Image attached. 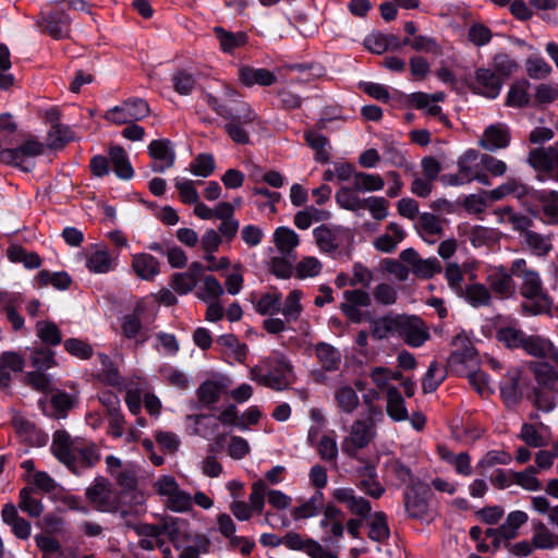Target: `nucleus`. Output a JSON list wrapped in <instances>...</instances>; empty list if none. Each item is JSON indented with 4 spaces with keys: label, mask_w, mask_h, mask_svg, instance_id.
Returning a JSON list of instances; mask_svg holds the SVG:
<instances>
[{
    "label": "nucleus",
    "mask_w": 558,
    "mask_h": 558,
    "mask_svg": "<svg viewBox=\"0 0 558 558\" xmlns=\"http://www.w3.org/2000/svg\"><path fill=\"white\" fill-rule=\"evenodd\" d=\"M204 99L217 114L228 120L225 130L232 141L238 144H247L250 137L246 128L260 122L259 116L252 107L235 92L229 93V98L225 101H220L211 94H206Z\"/></svg>",
    "instance_id": "1"
},
{
    "label": "nucleus",
    "mask_w": 558,
    "mask_h": 558,
    "mask_svg": "<svg viewBox=\"0 0 558 558\" xmlns=\"http://www.w3.org/2000/svg\"><path fill=\"white\" fill-rule=\"evenodd\" d=\"M50 449L53 456L74 473L82 468H90L100 460V453L95 445L82 438H71L64 430L53 434Z\"/></svg>",
    "instance_id": "2"
},
{
    "label": "nucleus",
    "mask_w": 558,
    "mask_h": 558,
    "mask_svg": "<svg viewBox=\"0 0 558 558\" xmlns=\"http://www.w3.org/2000/svg\"><path fill=\"white\" fill-rule=\"evenodd\" d=\"M511 275L522 280L521 294L526 299L521 305L526 315H539L549 311L551 302L545 294L538 271L527 266L523 258H517L510 267Z\"/></svg>",
    "instance_id": "3"
},
{
    "label": "nucleus",
    "mask_w": 558,
    "mask_h": 558,
    "mask_svg": "<svg viewBox=\"0 0 558 558\" xmlns=\"http://www.w3.org/2000/svg\"><path fill=\"white\" fill-rule=\"evenodd\" d=\"M257 384L274 390L287 389L295 379L291 362L281 353L274 352L250 371Z\"/></svg>",
    "instance_id": "4"
},
{
    "label": "nucleus",
    "mask_w": 558,
    "mask_h": 558,
    "mask_svg": "<svg viewBox=\"0 0 558 558\" xmlns=\"http://www.w3.org/2000/svg\"><path fill=\"white\" fill-rule=\"evenodd\" d=\"M153 488L160 497L163 506L173 512H185L193 506L192 496L181 489L172 475L158 477L153 484Z\"/></svg>",
    "instance_id": "5"
},
{
    "label": "nucleus",
    "mask_w": 558,
    "mask_h": 558,
    "mask_svg": "<svg viewBox=\"0 0 558 558\" xmlns=\"http://www.w3.org/2000/svg\"><path fill=\"white\" fill-rule=\"evenodd\" d=\"M478 158L480 154L475 149H468L458 158V172L442 175L441 182L449 186L464 185L474 180L487 183L486 177L480 172Z\"/></svg>",
    "instance_id": "6"
},
{
    "label": "nucleus",
    "mask_w": 558,
    "mask_h": 558,
    "mask_svg": "<svg viewBox=\"0 0 558 558\" xmlns=\"http://www.w3.org/2000/svg\"><path fill=\"white\" fill-rule=\"evenodd\" d=\"M44 149V144L36 137L29 135L19 147L0 150V161L9 166L21 168L24 171H29L33 167L29 159L41 155Z\"/></svg>",
    "instance_id": "7"
},
{
    "label": "nucleus",
    "mask_w": 558,
    "mask_h": 558,
    "mask_svg": "<svg viewBox=\"0 0 558 558\" xmlns=\"http://www.w3.org/2000/svg\"><path fill=\"white\" fill-rule=\"evenodd\" d=\"M148 310V299L144 298L135 302L132 313L126 314L120 319V327L123 337L134 339L136 344L145 343L150 335L149 330L144 328L142 318Z\"/></svg>",
    "instance_id": "8"
},
{
    "label": "nucleus",
    "mask_w": 558,
    "mask_h": 558,
    "mask_svg": "<svg viewBox=\"0 0 558 558\" xmlns=\"http://www.w3.org/2000/svg\"><path fill=\"white\" fill-rule=\"evenodd\" d=\"M85 495L96 510L112 512L119 507L118 493L105 477L95 478L87 487Z\"/></svg>",
    "instance_id": "9"
},
{
    "label": "nucleus",
    "mask_w": 558,
    "mask_h": 558,
    "mask_svg": "<svg viewBox=\"0 0 558 558\" xmlns=\"http://www.w3.org/2000/svg\"><path fill=\"white\" fill-rule=\"evenodd\" d=\"M149 112V106L144 99L133 98L109 109L105 119L114 124H129L145 119Z\"/></svg>",
    "instance_id": "10"
},
{
    "label": "nucleus",
    "mask_w": 558,
    "mask_h": 558,
    "mask_svg": "<svg viewBox=\"0 0 558 558\" xmlns=\"http://www.w3.org/2000/svg\"><path fill=\"white\" fill-rule=\"evenodd\" d=\"M470 90L487 99H496L502 89L504 80L492 69L480 66L475 69L468 82Z\"/></svg>",
    "instance_id": "11"
},
{
    "label": "nucleus",
    "mask_w": 558,
    "mask_h": 558,
    "mask_svg": "<svg viewBox=\"0 0 558 558\" xmlns=\"http://www.w3.org/2000/svg\"><path fill=\"white\" fill-rule=\"evenodd\" d=\"M375 435L374 425L371 421L357 420L352 426L349 436L342 441L343 453L355 457L360 449L368 446Z\"/></svg>",
    "instance_id": "12"
},
{
    "label": "nucleus",
    "mask_w": 558,
    "mask_h": 558,
    "mask_svg": "<svg viewBox=\"0 0 558 558\" xmlns=\"http://www.w3.org/2000/svg\"><path fill=\"white\" fill-rule=\"evenodd\" d=\"M399 338L412 348H420L429 339V330L420 317L401 315Z\"/></svg>",
    "instance_id": "13"
},
{
    "label": "nucleus",
    "mask_w": 558,
    "mask_h": 558,
    "mask_svg": "<svg viewBox=\"0 0 558 558\" xmlns=\"http://www.w3.org/2000/svg\"><path fill=\"white\" fill-rule=\"evenodd\" d=\"M511 142V131L506 123L497 122L488 125L478 145L489 151L504 149L509 146Z\"/></svg>",
    "instance_id": "14"
},
{
    "label": "nucleus",
    "mask_w": 558,
    "mask_h": 558,
    "mask_svg": "<svg viewBox=\"0 0 558 558\" xmlns=\"http://www.w3.org/2000/svg\"><path fill=\"white\" fill-rule=\"evenodd\" d=\"M331 495L335 500L344 505L352 514L359 515L362 519L368 517L372 511L369 501L356 495L352 488L339 487L333 489Z\"/></svg>",
    "instance_id": "15"
},
{
    "label": "nucleus",
    "mask_w": 558,
    "mask_h": 558,
    "mask_svg": "<svg viewBox=\"0 0 558 558\" xmlns=\"http://www.w3.org/2000/svg\"><path fill=\"white\" fill-rule=\"evenodd\" d=\"M527 162L537 171L554 172L558 181V141L548 148H536L530 151Z\"/></svg>",
    "instance_id": "16"
},
{
    "label": "nucleus",
    "mask_w": 558,
    "mask_h": 558,
    "mask_svg": "<svg viewBox=\"0 0 558 558\" xmlns=\"http://www.w3.org/2000/svg\"><path fill=\"white\" fill-rule=\"evenodd\" d=\"M149 156L154 160V172H165L174 165L175 153L168 140H155L148 145Z\"/></svg>",
    "instance_id": "17"
},
{
    "label": "nucleus",
    "mask_w": 558,
    "mask_h": 558,
    "mask_svg": "<svg viewBox=\"0 0 558 558\" xmlns=\"http://www.w3.org/2000/svg\"><path fill=\"white\" fill-rule=\"evenodd\" d=\"M85 266L93 274H107L116 268L117 256L106 245L97 244L86 255Z\"/></svg>",
    "instance_id": "18"
},
{
    "label": "nucleus",
    "mask_w": 558,
    "mask_h": 558,
    "mask_svg": "<svg viewBox=\"0 0 558 558\" xmlns=\"http://www.w3.org/2000/svg\"><path fill=\"white\" fill-rule=\"evenodd\" d=\"M522 349L531 356L551 360L558 367V349L550 340L538 335H526Z\"/></svg>",
    "instance_id": "19"
},
{
    "label": "nucleus",
    "mask_w": 558,
    "mask_h": 558,
    "mask_svg": "<svg viewBox=\"0 0 558 558\" xmlns=\"http://www.w3.org/2000/svg\"><path fill=\"white\" fill-rule=\"evenodd\" d=\"M530 201L536 203L542 219L547 223L558 222V192L557 191H533Z\"/></svg>",
    "instance_id": "20"
},
{
    "label": "nucleus",
    "mask_w": 558,
    "mask_h": 558,
    "mask_svg": "<svg viewBox=\"0 0 558 558\" xmlns=\"http://www.w3.org/2000/svg\"><path fill=\"white\" fill-rule=\"evenodd\" d=\"M512 276L501 266L492 267L488 270L486 281L494 293L501 298H509L514 290Z\"/></svg>",
    "instance_id": "21"
},
{
    "label": "nucleus",
    "mask_w": 558,
    "mask_h": 558,
    "mask_svg": "<svg viewBox=\"0 0 558 558\" xmlns=\"http://www.w3.org/2000/svg\"><path fill=\"white\" fill-rule=\"evenodd\" d=\"M401 315H386L374 318L369 323L371 335L377 340H384L391 337H399Z\"/></svg>",
    "instance_id": "22"
},
{
    "label": "nucleus",
    "mask_w": 558,
    "mask_h": 558,
    "mask_svg": "<svg viewBox=\"0 0 558 558\" xmlns=\"http://www.w3.org/2000/svg\"><path fill=\"white\" fill-rule=\"evenodd\" d=\"M239 78L241 83L247 87L254 85L267 87L277 82V75L268 69L242 66L239 70Z\"/></svg>",
    "instance_id": "23"
},
{
    "label": "nucleus",
    "mask_w": 558,
    "mask_h": 558,
    "mask_svg": "<svg viewBox=\"0 0 558 558\" xmlns=\"http://www.w3.org/2000/svg\"><path fill=\"white\" fill-rule=\"evenodd\" d=\"M534 190L523 184L517 179H508L505 183L488 192L492 201L501 199L508 195H513L520 201H527L531 198Z\"/></svg>",
    "instance_id": "24"
},
{
    "label": "nucleus",
    "mask_w": 558,
    "mask_h": 558,
    "mask_svg": "<svg viewBox=\"0 0 558 558\" xmlns=\"http://www.w3.org/2000/svg\"><path fill=\"white\" fill-rule=\"evenodd\" d=\"M404 238V230L397 222H390L387 232L375 239L374 247L381 253H391Z\"/></svg>",
    "instance_id": "25"
},
{
    "label": "nucleus",
    "mask_w": 558,
    "mask_h": 558,
    "mask_svg": "<svg viewBox=\"0 0 558 558\" xmlns=\"http://www.w3.org/2000/svg\"><path fill=\"white\" fill-rule=\"evenodd\" d=\"M71 20L64 13L56 9L46 16V32L54 39H63L70 35Z\"/></svg>",
    "instance_id": "26"
},
{
    "label": "nucleus",
    "mask_w": 558,
    "mask_h": 558,
    "mask_svg": "<svg viewBox=\"0 0 558 558\" xmlns=\"http://www.w3.org/2000/svg\"><path fill=\"white\" fill-rule=\"evenodd\" d=\"M24 368L23 357L15 352H3L0 356V388H8L11 373H20Z\"/></svg>",
    "instance_id": "27"
},
{
    "label": "nucleus",
    "mask_w": 558,
    "mask_h": 558,
    "mask_svg": "<svg viewBox=\"0 0 558 558\" xmlns=\"http://www.w3.org/2000/svg\"><path fill=\"white\" fill-rule=\"evenodd\" d=\"M305 142L314 151V159L320 163H327L330 160V149L328 138L317 131H306Z\"/></svg>",
    "instance_id": "28"
},
{
    "label": "nucleus",
    "mask_w": 558,
    "mask_h": 558,
    "mask_svg": "<svg viewBox=\"0 0 558 558\" xmlns=\"http://www.w3.org/2000/svg\"><path fill=\"white\" fill-rule=\"evenodd\" d=\"M416 228L422 239L428 243H434L442 233L441 220L429 213L420 216Z\"/></svg>",
    "instance_id": "29"
},
{
    "label": "nucleus",
    "mask_w": 558,
    "mask_h": 558,
    "mask_svg": "<svg viewBox=\"0 0 558 558\" xmlns=\"http://www.w3.org/2000/svg\"><path fill=\"white\" fill-rule=\"evenodd\" d=\"M272 241L281 255L291 256L300 243V238L292 229L278 227L272 234Z\"/></svg>",
    "instance_id": "30"
},
{
    "label": "nucleus",
    "mask_w": 558,
    "mask_h": 558,
    "mask_svg": "<svg viewBox=\"0 0 558 558\" xmlns=\"http://www.w3.org/2000/svg\"><path fill=\"white\" fill-rule=\"evenodd\" d=\"M315 243L322 252L331 253L339 247V229L322 225L313 230Z\"/></svg>",
    "instance_id": "31"
},
{
    "label": "nucleus",
    "mask_w": 558,
    "mask_h": 558,
    "mask_svg": "<svg viewBox=\"0 0 558 558\" xmlns=\"http://www.w3.org/2000/svg\"><path fill=\"white\" fill-rule=\"evenodd\" d=\"M132 267L135 274L144 280H151L160 271L158 260L146 253L134 255Z\"/></svg>",
    "instance_id": "32"
},
{
    "label": "nucleus",
    "mask_w": 558,
    "mask_h": 558,
    "mask_svg": "<svg viewBox=\"0 0 558 558\" xmlns=\"http://www.w3.org/2000/svg\"><path fill=\"white\" fill-rule=\"evenodd\" d=\"M537 469L533 465L523 471H509L508 476L511 483L520 486L527 492H538L542 489L541 481L536 476Z\"/></svg>",
    "instance_id": "33"
},
{
    "label": "nucleus",
    "mask_w": 558,
    "mask_h": 558,
    "mask_svg": "<svg viewBox=\"0 0 558 558\" xmlns=\"http://www.w3.org/2000/svg\"><path fill=\"white\" fill-rule=\"evenodd\" d=\"M338 408L348 414L353 413L360 405L355 389L347 384L339 385L333 393Z\"/></svg>",
    "instance_id": "34"
},
{
    "label": "nucleus",
    "mask_w": 558,
    "mask_h": 558,
    "mask_svg": "<svg viewBox=\"0 0 558 558\" xmlns=\"http://www.w3.org/2000/svg\"><path fill=\"white\" fill-rule=\"evenodd\" d=\"M316 357L325 371H336L341 363L340 352L329 343L319 342L315 345Z\"/></svg>",
    "instance_id": "35"
},
{
    "label": "nucleus",
    "mask_w": 558,
    "mask_h": 558,
    "mask_svg": "<svg viewBox=\"0 0 558 558\" xmlns=\"http://www.w3.org/2000/svg\"><path fill=\"white\" fill-rule=\"evenodd\" d=\"M186 525V522L181 519H170L169 521H166L162 526L159 525H153V524H145L141 526L140 532L141 534L145 535L146 537H160L162 531L167 532L168 535L175 539L177 534H179L183 527Z\"/></svg>",
    "instance_id": "36"
},
{
    "label": "nucleus",
    "mask_w": 558,
    "mask_h": 558,
    "mask_svg": "<svg viewBox=\"0 0 558 558\" xmlns=\"http://www.w3.org/2000/svg\"><path fill=\"white\" fill-rule=\"evenodd\" d=\"M359 193L353 184L351 186H341L336 192L335 198L341 208L357 211L364 209V198H361Z\"/></svg>",
    "instance_id": "37"
},
{
    "label": "nucleus",
    "mask_w": 558,
    "mask_h": 558,
    "mask_svg": "<svg viewBox=\"0 0 558 558\" xmlns=\"http://www.w3.org/2000/svg\"><path fill=\"white\" fill-rule=\"evenodd\" d=\"M529 88L530 83L526 80H520L512 83L507 94L506 105L513 108L527 106L530 102Z\"/></svg>",
    "instance_id": "38"
},
{
    "label": "nucleus",
    "mask_w": 558,
    "mask_h": 558,
    "mask_svg": "<svg viewBox=\"0 0 558 558\" xmlns=\"http://www.w3.org/2000/svg\"><path fill=\"white\" fill-rule=\"evenodd\" d=\"M492 66V70L504 81L515 74L520 69L519 62L505 52L494 54Z\"/></svg>",
    "instance_id": "39"
},
{
    "label": "nucleus",
    "mask_w": 558,
    "mask_h": 558,
    "mask_svg": "<svg viewBox=\"0 0 558 558\" xmlns=\"http://www.w3.org/2000/svg\"><path fill=\"white\" fill-rule=\"evenodd\" d=\"M109 157L113 165V170L120 179L128 180L133 177V168L129 161L125 150L122 147H111Z\"/></svg>",
    "instance_id": "40"
},
{
    "label": "nucleus",
    "mask_w": 558,
    "mask_h": 558,
    "mask_svg": "<svg viewBox=\"0 0 558 558\" xmlns=\"http://www.w3.org/2000/svg\"><path fill=\"white\" fill-rule=\"evenodd\" d=\"M461 296L473 307L488 306L492 301L490 291L482 283L465 287Z\"/></svg>",
    "instance_id": "41"
},
{
    "label": "nucleus",
    "mask_w": 558,
    "mask_h": 558,
    "mask_svg": "<svg viewBox=\"0 0 558 558\" xmlns=\"http://www.w3.org/2000/svg\"><path fill=\"white\" fill-rule=\"evenodd\" d=\"M387 413L393 421H404L409 416L404 400L396 387L387 389Z\"/></svg>",
    "instance_id": "42"
},
{
    "label": "nucleus",
    "mask_w": 558,
    "mask_h": 558,
    "mask_svg": "<svg viewBox=\"0 0 558 558\" xmlns=\"http://www.w3.org/2000/svg\"><path fill=\"white\" fill-rule=\"evenodd\" d=\"M323 493L316 492L311 498L305 500L292 511L294 520H303L316 517L323 509Z\"/></svg>",
    "instance_id": "43"
},
{
    "label": "nucleus",
    "mask_w": 558,
    "mask_h": 558,
    "mask_svg": "<svg viewBox=\"0 0 558 558\" xmlns=\"http://www.w3.org/2000/svg\"><path fill=\"white\" fill-rule=\"evenodd\" d=\"M281 305V294L272 289L262 294L255 302L254 308L260 315H272L278 313Z\"/></svg>",
    "instance_id": "44"
},
{
    "label": "nucleus",
    "mask_w": 558,
    "mask_h": 558,
    "mask_svg": "<svg viewBox=\"0 0 558 558\" xmlns=\"http://www.w3.org/2000/svg\"><path fill=\"white\" fill-rule=\"evenodd\" d=\"M524 243L527 248L537 256H546L553 248L550 238L534 231L523 233Z\"/></svg>",
    "instance_id": "45"
},
{
    "label": "nucleus",
    "mask_w": 558,
    "mask_h": 558,
    "mask_svg": "<svg viewBox=\"0 0 558 558\" xmlns=\"http://www.w3.org/2000/svg\"><path fill=\"white\" fill-rule=\"evenodd\" d=\"M303 293L300 290L291 291L282 303L279 312L283 315L287 322H296L303 312L301 304Z\"/></svg>",
    "instance_id": "46"
},
{
    "label": "nucleus",
    "mask_w": 558,
    "mask_h": 558,
    "mask_svg": "<svg viewBox=\"0 0 558 558\" xmlns=\"http://www.w3.org/2000/svg\"><path fill=\"white\" fill-rule=\"evenodd\" d=\"M215 34L219 40L220 47L225 52H232L234 49L246 44L247 36L245 33L227 32L222 27H215Z\"/></svg>",
    "instance_id": "47"
},
{
    "label": "nucleus",
    "mask_w": 558,
    "mask_h": 558,
    "mask_svg": "<svg viewBox=\"0 0 558 558\" xmlns=\"http://www.w3.org/2000/svg\"><path fill=\"white\" fill-rule=\"evenodd\" d=\"M354 187L362 193L381 191L385 186V181L380 174L357 172L354 175Z\"/></svg>",
    "instance_id": "48"
},
{
    "label": "nucleus",
    "mask_w": 558,
    "mask_h": 558,
    "mask_svg": "<svg viewBox=\"0 0 558 558\" xmlns=\"http://www.w3.org/2000/svg\"><path fill=\"white\" fill-rule=\"evenodd\" d=\"M225 293L223 287L214 276H206L196 291V296L203 302H215Z\"/></svg>",
    "instance_id": "49"
},
{
    "label": "nucleus",
    "mask_w": 558,
    "mask_h": 558,
    "mask_svg": "<svg viewBox=\"0 0 558 558\" xmlns=\"http://www.w3.org/2000/svg\"><path fill=\"white\" fill-rule=\"evenodd\" d=\"M529 520L524 511L515 510L508 513L506 521L500 525L501 537L504 539H512L517 536L520 526Z\"/></svg>",
    "instance_id": "50"
},
{
    "label": "nucleus",
    "mask_w": 558,
    "mask_h": 558,
    "mask_svg": "<svg viewBox=\"0 0 558 558\" xmlns=\"http://www.w3.org/2000/svg\"><path fill=\"white\" fill-rule=\"evenodd\" d=\"M411 102L417 109L423 110L430 117H438L440 121L446 122L447 117L442 114L441 108L433 102L432 96L426 93L417 92L411 95Z\"/></svg>",
    "instance_id": "51"
},
{
    "label": "nucleus",
    "mask_w": 558,
    "mask_h": 558,
    "mask_svg": "<svg viewBox=\"0 0 558 558\" xmlns=\"http://www.w3.org/2000/svg\"><path fill=\"white\" fill-rule=\"evenodd\" d=\"M404 507L409 515L415 519H423L428 510L427 501L414 489H410L405 493Z\"/></svg>",
    "instance_id": "52"
},
{
    "label": "nucleus",
    "mask_w": 558,
    "mask_h": 558,
    "mask_svg": "<svg viewBox=\"0 0 558 558\" xmlns=\"http://www.w3.org/2000/svg\"><path fill=\"white\" fill-rule=\"evenodd\" d=\"M526 333L514 326H505L497 330L498 341L510 349H522Z\"/></svg>",
    "instance_id": "53"
},
{
    "label": "nucleus",
    "mask_w": 558,
    "mask_h": 558,
    "mask_svg": "<svg viewBox=\"0 0 558 558\" xmlns=\"http://www.w3.org/2000/svg\"><path fill=\"white\" fill-rule=\"evenodd\" d=\"M180 558H199L203 554H208L210 541L206 535H196L191 544L179 547Z\"/></svg>",
    "instance_id": "54"
},
{
    "label": "nucleus",
    "mask_w": 558,
    "mask_h": 558,
    "mask_svg": "<svg viewBox=\"0 0 558 558\" xmlns=\"http://www.w3.org/2000/svg\"><path fill=\"white\" fill-rule=\"evenodd\" d=\"M522 372L519 368L508 371L500 385V391L505 399L515 400L520 395V380Z\"/></svg>",
    "instance_id": "55"
},
{
    "label": "nucleus",
    "mask_w": 558,
    "mask_h": 558,
    "mask_svg": "<svg viewBox=\"0 0 558 558\" xmlns=\"http://www.w3.org/2000/svg\"><path fill=\"white\" fill-rule=\"evenodd\" d=\"M36 333L37 337L46 344L57 345L62 340L59 327L50 320L37 322Z\"/></svg>",
    "instance_id": "56"
},
{
    "label": "nucleus",
    "mask_w": 558,
    "mask_h": 558,
    "mask_svg": "<svg viewBox=\"0 0 558 558\" xmlns=\"http://www.w3.org/2000/svg\"><path fill=\"white\" fill-rule=\"evenodd\" d=\"M19 507L32 518L40 517L44 511L41 501L33 497V489L31 487L21 489Z\"/></svg>",
    "instance_id": "57"
},
{
    "label": "nucleus",
    "mask_w": 558,
    "mask_h": 558,
    "mask_svg": "<svg viewBox=\"0 0 558 558\" xmlns=\"http://www.w3.org/2000/svg\"><path fill=\"white\" fill-rule=\"evenodd\" d=\"M40 287L51 284L58 290H66L72 280L65 271L50 272L48 270H41L37 276Z\"/></svg>",
    "instance_id": "58"
},
{
    "label": "nucleus",
    "mask_w": 558,
    "mask_h": 558,
    "mask_svg": "<svg viewBox=\"0 0 558 558\" xmlns=\"http://www.w3.org/2000/svg\"><path fill=\"white\" fill-rule=\"evenodd\" d=\"M532 371L536 381L547 388H553L558 380V372L548 363H533Z\"/></svg>",
    "instance_id": "59"
},
{
    "label": "nucleus",
    "mask_w": 558,
    "mask_h": 558,
    "mask_svg": "<svg viewBox=\"0 0 558 558\" xmlns=\"http://www.w3.org/2000/svg\"><path fill=\"white\" fill-rule=\"evenodd\" d=\"M363 478L361 480V488L371 497L377 499L379 498L385 488L381 484L376 480L375 468L372 465H367L364 468L362 473Z\"/></svg>",
    "instance_id": "60"
},
{
    "label": "nucleus",
    "mask_w": 558,
    "mask_h": 558,
    "mask_svg": "<svg viewBox=\"0 0 558 558\" xmlns=\"http://www.w3.org/2000/svg\"><path fill=\"white\" fill-rule=\"evenodd\" d=\"M525 71L531 78L542 80L553 72V68L542 57L532 56L525 61Z\"/></svg>",
    "instance_id": "61"
},
{
    "label": "nucleus",
    "mask_w": 558,
    "mask_h": 558,
    "mask_svg": "<svg viewBox=\"0 0 558 558\" xmlns=\"http://www.w3.org/2000/svg\"><path fill=\"white\" fill-rule=\"evenodd\" d=\"M222 243L220 234L215 229H207L201 238V246L204 251L205 260H214V253L219 250Z\"/></svg>",
    "instance_id": "62"
},
{
    "label": "nucleus",
    "mask_w": 558,
    "mask_h": 558,
    "mask_svg": "<svg viewBox=\"0 0 558 558\" xmlns=\"http://www.w3.org/2000/svg\"><path fill=\"white\" fill-rule=\"evenodd\" d=\"M323 265L314 256L303 257L295 266V274L299 279L313 278L319 275Z\"/></svg>",
    "instance_id": "63"
},
{
    "label": "nucleus",
    "mask_w": 558,
    "mask_h": 558,
    "mask_svg": "<svg viewBox=\"0 0 558 558\" xmlns=\"http://www.w3.org/2000/svg\"><path fill=\"white\" fill-rule=\"evenodd\" d=\"M215 170V159L210 154H199L190 165V171L197 177L207 178Z\"/></svg>",
    "instance_id": "64"
}]
</instances>
